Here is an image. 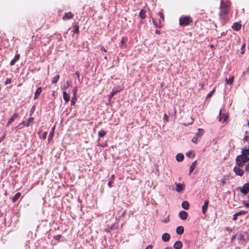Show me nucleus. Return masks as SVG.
I'll use <instances>...</instances> for the list:
<instances>
[{
  "label": "nucleus",
  "instance_id": "nucleus-1",
  "mask_svg": "<svg viewBox=\"0 0 249 249\" xmlns=\"http://www.w3.org/2000/svg\"><path fill=\"white\" fill-rule=\"evenodd\" d=\"M230 2L228 0H222L220 2V12L219 16L221 18L223 19H226L227 15L228 14L230 11Z\"/></svg>",
  "mask_w": 249,
  "mask_h": 249
},
{
  "label": "nucleus",
  "instance_id": "nucleus-2",
  "mask_svg": "<svg viewBox=\"0 0 249 249\" xmlns=\"http://www.w3.org/2000/svg\"><path fill=\"white\" fill-rule=\"evenodd\" d=\"M158 16L160 17L159 18L155 17L152 19L153 23L154 26L156 28H161L163 27V25L162 23V21H164V16L163 13L161 11L158 13Z\"/></svg>",
  "mask_w": 249,
  "mask_h": 249
},
{
  "label": "nucleus",
  "instance_id": "nucleus-3",
  "mask_svg": "<svg viewBox=\"0 0 249 249\" xmlns=\"http://www.w3.org/2000/svg\"><path fill=\"white\" fill-rule=\"evenodd\" d=\"M192 22V18L189 16L181 17L179 19V24L181 26H186L189 25Z\"/></svg>",
  "mask_w": 249,
  "mask_h": 249
},
{
  "label": "nucleus",
  "instance_id": "nucleus-4",
  "mask_svg": "<svg viewBox=\"0 0 249 249\" xmlns=\"http://www.w3.org/2000/svg\"><path fill=\"white\" fill-rule=\"evenodd\" d=\"M204 133V131L203 129L198 128V131L196 133V136L192 138V142L195 143H196L197 142V139L200 138L203 135Z\"/></svg>",
  "mask_w": 249,
  "mask_h": 249
},
{
  "label": "nucleus",
  "instance_id": "nucleus-5",
  "mask_svg": "<svg viewBox=\"0 0 249 249\" xmlns=\"http://www.w3.org/2000/svg\"><path fill=\"white\" fill-rule=\"evenodd\" d=\"M239 189L244 195L247 194L249 192V183L245 184L243 187H239Z\"/></svg>",
  "mask_w": 249,
  "mask_h": 249
},
{
  "label": "nucleus",
  "instance_id": "nucleus-6",
  "mask_svg": "<svg viewBox=\"0 0 249 249\" xmlns=\"http://www.w3.org/2000/svg\"><path fill=\"white\" fill-rule=\"evenodd\" d=\"M236 160L245 163L249 161V157L240 155L236 157Z\"/></svg>",
  "mask_w": 249,
  "mask_h": 249
},
{
  "label": "nucleus",
  "instance_id": "nucleus-7",
  "mask_svg": "<svg viewBox=\"0 0 249 249\" xmlns=\"http://www.w3.org/2000/svg\"><path fill=\"white\" fill-rule=\"evenodd\" d=\"M74 15L71 12H68L65 14L64 16L62 17V19L64 20H67L71 19L73 18Z\"/></svg>",
  "mask_w": 249,
  "mask_h": 249
},
{
  "label": "nucleus",
  "instance_id": "nucleus-8",
  "mask_svg": "<svg viewBox=\"0 0 249 249\" xmlns=\"http://www.w3.org/2000/svg\"><path fill=\"white\" fill-rule=\"evenodd\" d=\"M185 189L184 184L180 183H176V190L178 192H180Z\"/></svg>",
  "mask_w": 249,
  "mask_h": 249
},
{
  "label": "nucleus",
  "instance_id": "nucleus-9",
  "mask_svg": "<svg viewBox=\"0 0 249 249\" xmlns=\"http://www.w3.org/2000/svg\"><path fill=\"white\" fill-rule=\"evenodd\" d=\"M233 171L237 175L240 176H242L244 174V170L237 167H235L233 168Z\"/></svg>",
  "mask_w": 249,
  "mask_h": 249
},
{
  "label": "nucleus",
  "instance_id": "nucleus-10",
  "mask_svg": "<svg viewBox=\"0 0 249 249\" xmlns=\"http://www.w3.org/2000/svg\"><path fill=\"white\" fill-rule=\"evenodd\" d=\"M18 117V114L17 113H15L9 119L8 122L7 123L6 125L8 126L10 125L12 122H13L15 119Z\"/></svg>",
  "mask_w": 249,
  "mask_h": 249
},
{
  "label": "nucleus",
  "instance_id": "nucleus-11",
  "mask_svg": "<svg viewBox=\"0 0 249 249\" xmlns=\"http://www.w3.org/2000/svg\"><path fill=\"white\" fill-rule=\"evenodd\" d=\"M209 201L208 199L207 200H206L205 201H204V203L203 205V206H202V213L205 214V213H206V212L207 211V209H208V204H209Z\"/></svg>",
  "mask_w": 249,
  "mask_h": 249
},
{
  "label": "nucleus",
  "instance_id": "nucleus-12",
  "mask_svg": "<svg viewBox=\"0 0 249 249\" xmlns=\"http://www.w3.org/2000/svg\"><path fill=\"white\" fill-rule=\"evenodd\" d=\"M179 215L180 218L182 220H184L187 218V217L188 216V214L186 212H185L184 211H181L179 212Z\"/></svg>",
  "mask_w": 249,
  "mask_h": 249
},
{
  "label": "nucleus",
  "instance_id": "nucleus-13",
  "mask_svg": "<svg viewBox=\"0 0 249 249\" xmlns=\"http://www.w3.org/2000/svg\"><path fill=\"white\" fill-rule=\"evenodd\" d=\"M228 116L226 115L225 114H221V111L220 110L219 111V121L220 122H225L227 121Z\"/></svg>",
  "mask_w": 249,
  "mask_h": 249
},
{
  "label": "nucleus",
  "instance_id": "nucleus-14",
  "mask_svg": "<svg viewBox=\"0 0 249 249\" xmlns=\"http://www.w3.org/2000/svg\"><path fill=\"white\" fill-rule=\"evenodd\" d=\"M182 243L180 241H176L173 245V247L175 249H181L182 248Z\"/></svg>",
  "mask_w": 249,
  "mask_h": 249
},
{
  "label": "nucleus",
  "instance_id": "nucleus-15",
  "mask_svg": "<svg viewBox=\"0 0 249 249\" xmlns=\"http://www.w3.org/2000/svg\"><path fill=\"white\" fill-rule=\"evenodd\" d=\"M241 28V25L238 22H234L232 26V29L236 31L240 30Z\"/></svg>",
  "mask_w": 249,
  "mask_h": 249
},
{
  "label": "nucleus",
  "instance_id": "nucleus-16",
  "mask_svg": "<svg viewBox=\"0 0 249 249\" xmlns=\"http://www.w3.org/2000/svg\"><path fill=\"white\" fill-rule=\"evenodd\" d=\"M63 97L65 102V103L67 104L70 100V96L66 91H63Z\"/></svg>",
  "mask_w": 249,
  "mask_h": 249
},
{
  "label": "nucleus",
  "instance_id": "nucleus-17",
  "mask_svg": "<svg viewBox=\"0 0 249 249\" xmlns=\"http://www.w3.org/2000/svg\"><path fill=\"white\" fill-rule=\"evenodd\" d=\"M20 58V54H17L15 55L14 58L11 60L10 62V65L11 66H13L15 65V63L18 60V59Z\"/></svg>",
  "mask_w": 249,
  "mask_h": 249
},
{
  "label": "nucleus",
  "instance_id": "nucleus-18",
  "mask_svg": "<svg viewBox=\"0 0 249 249\" xmlns=\"http://www.w3.org/2000/svg\"><path fill=\"white\" fill-rule=\"evenodd\" d=\"M162 240L164 242H168L170 238V235L168 233H165L162 234L161 237Z\"/></svg>",
  "mask_w": 249,
  "mask_h": 249
},
{
  "label": "nucleus",
  "instance_id": "nucleus-19",
  "mask_svg": "<svg viewBox=\"0 0 249 249\" xmlns=\"http://www.w3.org/2000/svg\"><path fill=\"white\" fill-rule=\"evenodd\" d=\"M42 88L41 87L38 88L35 93L34 99H36L42 92Z\"/></svg>",
  "mask_w": 249,
  "mask_h": 249
},
{
  "label": "nucleus",
  "instance_id": "nucleus-20",
  "mask_svg": "<svg viewBox=\"0 0 249 249\" xmlns=\"http://www.w3.org/2000/svg\"><path fill=\"white\" fill-rule=\"evenodd\" d=\"M197 165V162L196 160L194 161L189 168V175H191V173L193 172V171L194 170L195 168L196 167V166Z\"/></svg>",
  "mask_w": 249,
  "mask_h": 249
},
{
  "label": "nucleus",
  "instance_id": "nucleus-21",
  "mask_svg": "<svg viewBox=\"0 0 249 249\" xmlns=\"http://www.w3.org/2000/svg\"><path fill=\"white\" fill-rule=\"evenodd\" d=\"M184 229L183 226H179L177 228L176 232L178 234L181 235L184 232Z\"/></svg>",
  "mask_w": 249,
  "mask_h": 249
},
{
  "label": "nucleus",
  "instance_id": "nucleus-22",
  "mask_svg": "<svg viewBox=\"0 0 249 249\" xmlns=\"http://www.w3.org/2000/svg\"><path fill=\"white\" fill-rule=\"evenodd\" d=\"M145 13H146V10L144 9H142L140 10V12L139 13V16L141 19H143L145 18V16H146Z\"/></svg>",
  "mask_w": 249,
  "mask_h": 249
},
{
  "label": "nucleus",
  "instance_id": "nucleus-23",
  "mask_svg": "<svg viewBox=\"0 0 249 249\" xmlns=\"http://www.w3.org/2000/svg\"><path fill=\"white\" fill-rule=\"evenodd\" d=\"M33 120H34V118L31 117L28 119V120L26 122H24V121L22 122L21 124H23L25 126L28 127L29 126L30 123L31 122H32Z\"/></svg>",
  "mask_w": 249,
  "mask_h": 249
},
{
  "label": "nucleus",
  "instance_id": "nucleus-24",
  "mask_svg": "<svg viewBox=\"0 0 249 249\" xmlns=\"http://www.w3.org/2000/svg\"><path fill=\"white\" fill-rule=\"evenodd\" d=\"M184 155L181 153L178 154L176 157V159L178 161L180 162L183 160Z\"/></svg>",
  "mask_w": 249,
  "mask_h": 249
},
{
  "label": "nucleus",
  "instance_id": "nucleus-25",
  "mask_svg": "<svg viewBox=\"0 0 249 249\" xmlns=\"http://www.w3.org/2000/svg\"><path fill=\"white\" fill-rule=\"evenodd\" d=\"M244 156L248 157L249 156V148H243L242 150V154H241Z\"/></svg>",
  "mask_w": 249,
  "mask_h": 249
},
{
  "label": "nucleus",
  "instance_id": "nucleus-26",
  "mask_svg": "<svg viewBox=\"0 0 249 249\" xmlns=\"http://www.w3.org/2000/svg\"><path fill=\"white\" fill-rule=\"evenodd\" d=\"M181 206L183 209L188 210L189 208V203L188 201H184L182 203Z\"/></svg>",
  "mask_w": 249,
  "mask_h": 249
},
{
  "label": "nucleus",
  "instance_id": "nucleus-27",
  "mask_svg": "<svg viewBox=\"0 0 249 249\" xmlns=\"http://www.w3.org/2000/svg\"><path fill=\"white\" fill-rule=\"evenodd\" d=\"M73 30L72 31L73 33L78 34L79 32V26L77 23H75L73 26Z\"/></svg>",
  "mask_w": 249,
  "mask_h": 249
},
{
  "label": "nucleus",
  "instance_id": "nucleus-28",
  "mask_svg": "<svg viewBox=\"0 0 249 249\" xmlns=\"http://www.w3.org/2000/svg\"><path fill=\"white\" fill-rule=\"evenodd\" d=\"M20 196L21 193L20 192L17 193L12 198V202H15L18 200V199L20 197Z\"/></svg>",
  "mask_w": 249,
  "mask_h": 249
},
{
  "label": "nucleus",
  "instance_id": "nucleus-29",
  "mask_svg": "<svg viewBox=\"0 0 249 249\" xmlns=\"http://www.w3.org/2000/svg\"><path fill=\"white\" fill-rule=\"evenodd\" d=\"M234 80V76H231L229 79L226 78V84L231 85Z\"/></svg>",
  "mask_w": 249,
  "mask_h": 249
},
{
  "label": "nucleus",
  "instance_id": "nucleus-30",
  "mask_svg": "<svg viewBox=\"0 0 249 249\" xmlns=\"http://www.w3.org/2000/svg\"><path fill=\"white\" fill-rule=\"evenodd\" d=\"M186 155L189 158H193L195 156L194 152L192 150H190L186 153Z\"/></svg>",
  "mask_w": 249,
  "mask_h": 249
},
{
  "label": "nucleus",
  "instance_id": "nucleus-31",
  "mask_svg": "<svg viewBox=\"0 0 249 249\" xmlns=\"http://www.w3.org/2000/svg\"><path fill=\"white\" fill-rule=\"evenodd\" d=\"M60 76L59 74L56 75L55 77H53V79L52 80V83L53 84H56L59 79Z\"/></svg>",
  "mask_w": 249,
  "mask_h": 249
},
{
  "label": "nucleus",
  "instance_id": "nucleus-32",
  "mask_svg": "<svg viewBox=\"0 0 249 249\" xmlns=\"http://www.w3.org/2000/svg\"><path fill=\"white\" fill-rule=\"evenodd\" d=\"M106 134V132L104 130H100L98 132V135L100 137H104Z\"/></svg>",
  "mask_w": 249,
  "mask_h": 249
},
{
  "label": "nucleus",
  "instance_id": "nucleus-33",
  "mask_svg": "<svg viewBox=\"0 0 249 249\" xmlns=\"http://www.w3.org/2000/svg\"><path fill=\"white\" fill-rule=\"evenodd\" d=\"M235 161L236 163V165L238 166L237 167L240 168V167H242L243 166L244 164L243 162L238 161V160H237L236 159H235Z\"/></svg>",
  "mask_w": 249,
  "mask_h": 249
},
{
  "label": "nucleus",
  "instance_id": "nucleus-34",
  "mask_svg": "<svg viewBox=\"0 0 249 249\" xmlns=\"http://www.w3.org/2000/svg\"><path fill=\"white\" fill-rule=\"evenodd\" d=\"M248 213L247 211H241L238 213H236L237 214V216L241 215H245L247 214Z\"/></svg>",
  "mask_w": 249,
  "mask_h": 249
},
{
  "label": "nucleus",
  "instance_id": "nucleus-35",
  "mask_svg": "<svg viewBox=\"0 0 249 249\" xmlns=\"http://www.w3.org/2000/svg\"><path fill=\"white\" fill-rule=\"evenodd\" d=\"M127 38L126 37H123L122 39H121V43L122 45H124V44H125L127 41Z\"/></svg>",
  "mask_w": 249,
  "mask_h": 249
},
{
  "label": "nucleus",
  "instance_id": "nucleus-36",
  "mask_svg": "<svg viewBox=\"0 0 249 249\" xmlns=\"http://www.w3.org/2000/svg\"><path fill=\"white\" fill-rule=\"evenodd\" d=\"M77 100L76 96H73L72 97L71 100V105L74 106L75 104V102Z\"/></svg>",
  "mask_w": 249,
  "mask_h": 249
},
{
  "label": "nucleus",
  "instance_id": "nucleus-37",
  "mask_svg": "<svg viewBox=\"0 0 249 249\" xmlns=\"http://www.w3.org/2000/svg\"><path fill=\"white\" fill-rule=\"evenodd\" d=\"M54 129V126L52 128V131L49 134V139H51L53 137Z\"/></svg>",
  "mask_w": 249,
  "mask_h": 249
},
{
  "label": "nucleus",
  "instance_id": "nucleus-38",
  "mask_svg": "<svg viewBox=\"0 0 249 249\" xmlns=\"http://www.w3.org/2000/svg\"><path fill=\"white\" fill-rule=\"evenodd\" d=\"M77 91V87H74L73 88V91H72L73 96H76Z\"/></svg>",
  "mask_w": 249,
  "mask_h": 249
},
{
  "label": "nucleus",
  "instance_id": "nucleus-39",
  "mask_svg": "<svg viewBox=\"0 0 249 249\" xmlns=\"http://www.w3.org/2000/svg\"><path fill=\"white\" fill-rule=\"evenodd\" d=\"M244 205L247 208H249V196H248V202H246L245 201H243Z\"/></svg>",
  "mask_w": 249,
  "mask_h": 249
},
{
  "label": "nucleus",
  "instance_id": "nucleus-40",
  "mask_svg": "<svg viewBox=\"0 0 249 249\" xmlns=\"http://www.w3.org/2000/svg\"><path fill=\"white\" fill-rule=\"evenodd\" d=\"M169 115H172V116H176V115H177V110H176V108L175 107H174V112L172 114H170L169 113Z\"/></svg>",
  "mask_w": 249,
  "mask_h": 249
},
{
  "label": "nucleus",
  "instance_id": "nucleus-41",
  "mask_svg": "<svg viewBox=\"0 0 249 249\" xmlns=\"http://www.w3.org/2000/svg\"><path fill=\"white\" fill-rule=\"evenodd\" d=\"M214 90L213 89V90L211 91L207 96V98H209L210 97H211V96H212V95L213 94V92H214Z\"/></svg>",
  "mask_w": 249,
  "mask_h": 249
},
{
  "label": "nucleus",
  "instance_id": "nucleus-42",
  "mask_svg": "<svg viewBox=\"0 0 249 249\" xmlns=\"http://www.w3.org/2000/svg\"><path fill=\"white\" fill-rule=\"evenodd\" d=\"M11 82V78H7L6 79V81L5 82V85H7L10 84Z\"/></svg>",
  "mask_w": 249,
  "mask_h": 249
},
{
  "label": "nucleus",
  "instance_id": "nucleus-43",
  "mask_svg": "<svg viewBox=\"0 0 249 249\" xmlns=\"http://www.w3.org/2000/svg\"><path fill=\"white\" fill-rule=\"evenodd\" d=\"M163 119L164 120H165L166 122H167L168 121V116L167 115V114H164Z\"/></svg>",
  "mask_w": 249,
  "mask_h": 249
},
{
  "label": "nucleus",
  "instance_id": "nucleus-44",
  "mask_svg": "<svg viewBox=\"0 0 249 249\" xmlns=\"http://www.w3.org/2000/svg\"><path fill=\"white\" fill-rule=\"evenodd\" d=\"M47 135V132H45L42 134V138L44 140L46 139Z\"/></svg>",
  "mask_w": 249,
  "mask_h": 249
},
{
  "label": "nucleus",
  "instance_id": "nucleus-45",
  "mask_svg": "<svg viewBox=\"0 0 249 249\" xmlns=\"http://www.w3.org/2000/svg\"><path fill=\"white\" fill-rule=\"evenodd\" d=\"M61 235H56V236H55L54 237V238L56 240H60V239L61 238Z\"/></svg>",
  "mask_w": 249,
  "mask_h": 249
},
{
  "label": "nucleus",
  "instance_id": "nucleus-46",
  "mask_svg": "<svg viewBox=\"0 0 249 249\" xmlns=\"http://www.w3.org/2000/svg\"><path fill=\"white\" fill-rule=\"evenodd\" d=\"M237 214L235 213V214H233V220L234 221H235L237 220Z\"/></svg>",
  "mask_w": 249,
  "mask_h": 249
},
{
  "label": "nucleus",
  "instance_id": "nucleus-47",
  "mask_svg": "<svg viewBox=\"0 0 249 249\" xmlns=\"http://www.w3.org/2000/svg\"><path fill=\"white\" fill-rule=\"evenodd\" d=\"M245 170L249 172V163L246 166Z\"/></svg>",
  "mask_w": 249,
  "mask_h": 249
},
{
  "label": "nucleus",
  "instance_id": "nucleus-48",
  "mask_svg": "<svg viewBox=\"0 0 249 249\" xmlns=\"http://www.w3.org/2000/svg\"><path fill=\"white\" fill-rule=\"evenodd\" d=\"M245 44H243V45L241 47V50H242V53L243 54L244 53V52L243 51V49H245Z\"/></svg>",
  "mask_w": 249,
  "mask_h": 249
},
{
  "label": "nucleus",
  "instance_id": "nucleus-49",
  "mask_svg": "<svg viewBox=\"0 0 249 249\" xmlns=\"http://www.w3.org/2000/svg\"><path fill=\"white\" fill-rule=\"evenodd\" d=\"M244 140L246 141H249V137L247 136H245L244 137Z\"/></svg>",
  "mask_w": 249,
  "mask_h": 249
},
{
  "label": "nucleus",
  "instance_id": "nucleus-50",
  "mask_svg": "<svg viewBox=\"0 0 249 249\" xmlns=\"http://www.w3.org/2000/svg\"><path fill=\"white\" fill-rule=\"evenodd\" d=\"M221 183L223 184V185H224L226 183V181H225V178H222L221 180Z\"/></svg>",
  "mask_w": 249,
  "mask_h": 249
},
{
  "label": "nucleus",
  "instance_id": "nucleus-51",
  "mask_svg": "<svg viewBox=\"0 0 249 249\" xmlns=\"http://www.w3.org/2000/svg\"><path fill=\"white\" fill-rule=\"evenodd\" d=\"M152 248H153L152 245H149L145 248V249H152Z\"/></svg>",
  "mask_w": 249,
  "mask_h": 249
},
{
  "label": "nucleus",
  "instance_id": "nucleus-52",
  "mask_svg": "<svg viewBox=\"0 0 249 249\" xmlns=\"http://www.w3.org/2000/svg\"><path fill=\"white\" fill-rule=\"evenodd\" d=\"M155 33L156 34H158V35H160V32L159 30H156L155 31Z\"/></svg>",
  "mask_w": 249,
  "mask_h": 249
},
{
  "label": "nucleus",
  "instance_id": "nucleus-53",
  "mask_svg": "<svg viewBox=\"0 0 249 249\" xmlns=\"http://www.w3.org/2000/svg\"><path fill=\"white\" fill-rule=\"evenodd\" d=\"M111 183L112 182L111 181H109L107 183V185L109 187H111L112 186V185H111Z\"/></svg>",
  "mask_w": 249,
  "mask_h": 249
},
{
  "label": "nucleus",
  "instance_id": "nucleus-54",
  "mask_svg": "<svg viewBox=\"0 0 249 249\" xmlns=\"http://www.w3.org/2000/svg\"><path fill=\"white\" fill-rule=\"evenodd\" d=\"M75 74L76 75V76L78 77H79V75H80V73L79 72L77 71L75 72Z\"/></svg>",
  "mask_w": 249,
  "mask_h": 249
},
{
  "label": "nucleus",
  "instance_id": "nucleus-55",
  "mask_svg": "<svg viewBox=\"0 0 249 249\" xmlns=\"http://www.w3.org/2000/svg\"><path fill=\"white\" fill-rule=\"evenodd\" d=\"M69 87V82L68 81L67 82V86H66V88H68Z\"/></svg>",
  "mask_w": 249,
  "mask_h": 249
},
{
  "label": "nucleus",
  "instance_id": "nucleus-56",
  "mask_svg": "<svg viewBox=\"0 0 249 249\" xmlns=\"http://www.w3.org/2000/svg\"><path fill=\"white\" fill-rule=\"evenodd\" d=\"M164 249H173L172 248L170 247H166L164 248Z\"/></svg>",
  "mask_w": 249,
  "mask_h": 249
},
{
  "label": "nucleus",
  "instance_id": "nucleus-57",
  "mask_svg": "<svg viewBox=\"0 0 249 249\" xmlns=\"http://www.w3.org/2000/svg\"><path fill=\"white\" fill-rule=\"evenodd\" d=\"M203 84L201 85V89H203Z\"/></svg>",
  "mask_w": 249,
  "mask_h": 249
},
{
  "label": "nucleus",
  "instance_id": "nucleus-58",
  "mask_svg": "<svg viewBox=\"0 0 249 249\" xmlns=\"http://www.w3.org/2000/svg\"><path fill=\"white\" fill-rule=\"evenodd\" d=\"M111 178H112V179H113V178H114V175H111Z\"/></svg>",
  "mask_w": 249,
  "mask_h": 249
},
{
  "label": "nucleus",
  "instance_id": "nucleus-59",
  "mask_svg": "<svg viewBox=\"0 0 249 249\" xmlns=\"http://www.w3.org/2000/svg\"><path fill=\"white\" fill-rule=\"evenodd\" d=\"M103 51H104V52H107V51L106 50V49H103Z\"/></svg>",
  "mask_w": 249,
  "mask_h": 249
},
{
  "label": "nucleus",
  "instance_id": "nucleus-60",
  "mask_svg": "<svg viewBox=\"0 0 249 249\" xmlns=\"http://www.w3.org/2000/svg\"><path fill=\"white\" fill-rule=\"evenodd\" d=\"M191 120H192V122H191V124H192L193 122V120L192 118H191Z\"/></svg>",
  "mask_w": 249,
  "mask_h": 249
},
{
  "label": "nucleus",
  "instance_id": "nucleus-61",
  "mask_svg": "<svg viewBox=\"0 0 249 249\" xmlns=\"http://www.w3.org/2000/svg\"><path fill=\"white\" fill-rule=\"evenodd\" d=\"M234 238H235V236H233L232 238V240H233Z\"/></svg>",
  "mask_w": 249,
  "mask_h": 249
},
{
  "label": "nucleus",
  "instance_id": "nucleus-62",
  "mask_svg": "<svg viewBox=\"0 0 249 249\" xmlns=\"http://www.w3.org/2000/svg\"><path fill=\"white\" fill-rule=\"evenodd\" d=\"M102 122H99V124H101Z\"/></svg>",
  "mask_w": 249,
  "mask_h": 249
}]
</instances>
